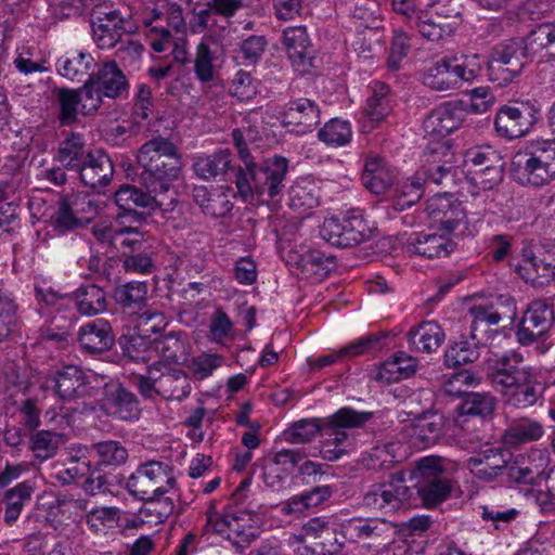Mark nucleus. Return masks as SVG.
Masks as SVG:
<instances>
[{"instance_id":"nucleus-56","label":"nucleus","mask_w":555,"mask_h":555,"mask_svg":"<svg viewBox=\"0 0 555 555\" xmlns=\"http://www.w3.org/2000/svg\"><path fill=\"white\" fill-rule=\"evenodd\" d=\"M352 135L348 121L337 118L330 120L319 131V139L327 145L341 146L347 144Z\"/></svg>"},{"instance_id":"nucleus-43","label":"nucleus","mask_w":555,"mask_h":555,"mask_svg":"<svg viewBox=\"0 0 555 555\" xmlns=\"http://www.w3.org/2000/svg\"><path fill=\"white\" fill-rule=\"evenodd\" d=\"M92 450L99 457L98 465L115 472V468L125 464L128 459L127 449L115 440H106L92 444Z\"/></svg>"},{"instance_id":"nucleus-8","label":"nucleus","mask_w":555,"mask_h":555,"mask_svg":"<svg viewBox=\"0 0 555 555\" xmlns=\"http://www.w3.org/2000/svg\"><path fill=\"white\" fill-rule=\"evenodd\" d=\"M100 408L107 416L124 422L138 421L142 412L137 395L118 382L103 386Z\"/></svg>"},{"instance_id":"nucleus-36","label":"nucleus","mask_w":555,"mask_h":555,"mask_svg":"<svg viewBox=\"0 0 555 555\" xmlns=\"http://www.w3.org/2000/svg\"><path fill=\"white\" fill-rule=\"evenodd\" d=\"M122 477L114 470L95 464L90 467L88 477L82 483V489L89 495L112 492L113 488L121 485Z\"/></svg>"},{"instance_id":"nucleus-53","label":"nucleus","mask_w":555,"mask_h":555,"mask_svg":"<svg viewBox=\"0 0 555 555\" xmlns=\"http://www.w3.org/2000/svg\"><path fill=\"white\" fill-rule=\"evenodd\" d=\"M119 345L124 356L135 362H147L151 359L152 343L145 335H122Z\"/></svg>"},{"instance_id":"nucleus-10","label":"nucleus","mask_w":555,"mask_h":555,"mask_svg":"<svg viewBox=\"0 0 555 555\" xmlns=\"http://www.w3.org/2000/svg\"><path fill=\"white\" fill-rule=\"evenodd\" d=\"M115 202L118 209H137L145 208L149 210L162 209L164 211L171 210L177 202V192L167 194H155L151 191H142L141 189L124 184L115 192Z\"/></svg>"},{"instance_id":"nucleus-27","label":"nucleus","mask_w":555,"mask_h":555,"mask_svg":"<svg viewBox=\"0 0 555 555\" xmlns=\"http://www.w3.org/2000/svg\"><path fill=\"white\" fill-rule=\"evenodd\" d=\"M393 181V172L384 165L382 158L371 157L366 160L362 182L367 190L374 194H384L392 186Z\"/></svg>"},{"instance_id":"nucleus-44","label":"nucleus","mask_w":555,"mask_h":555,"mask_svg":"<svg viewBox=\"0 0 555 555\" xmlns=\"http://www.w3.org/2000/svg\"><path fill=\"white\" fill-rule=\"evenodd\" d=\"M416 27L420 34L430 41H439L444 37L451 36L454 31V24L448 17L440 15H418Z\"/></svg>"},{"instance_id":"nucleus-6","label":"nucleus","mask_w":555,"mask_h":555,"mask_svg":"<svg viewBox=\"0 0 555 555\" xmlns=\"http://www.w3.org/2000/svg\"><path fill=\"white\" fill-rule=\"evenodd\" d=\"M373 229L360 215H350L339 220L336 217L326 218L321 228V237L333 246L350 248L358 246L372 237Z\"/></svg>"},{"instance_id":"nucleus-15","label":"nucleus","mask_w":555,"mask_h":555,"mask_svg":"<svg viewBox=\"0 0 555 555\" xmlns=\"http://www.w3.org/2000/svg\"><path fill=\"white\" fill-rule=\"evenodd\" d=\"M164 152V157L158 160V172L149 175V171H142L140 175L141 183L155 194L170 195L176 192L172 182L179 178L182 160L179 152L173 154Z\"/></svg>"},{"instance_id":"nucleus-61","label":"nucleus","mask_w":555,"mask_h":555,"mask_svg":"<svg viewBox=\"0 0 555 555\" xmlns=\"http://www.w3.org/2000/svg\"><path fill=\"white\" fill-rule=\"evenodd\" d=\"M116 222L120 225L116 230V235L134 233L141 235L140 227L146 222L149 214L140 212L137 209H118Z\"/></svg>"},{"instance_id":"nucleus-45","label":"nucleus","mask_w":555,"mask_h":555,"mask_svg":"<svg viewBox=\"0 0 555 555\" xmlns=\"http://www.w3.org/2000/svg\"><path fill=\"white\" fill-rule=\"evenodd\" d=\"M386 87L380 86V91H374V94L369 98L364 107V124L365 131H370L382 122L390 113V105L388 99L385 96Z\"/></svg>"},{"instance_id":"nucleus-18","label":"nucleus","mask_w":555,"mask_h":555,"mask_svg":"<svg viewBox=\"0 0 555 555\" xmlns=\"http://www.w3.org/2000/svg\"><path fill=\"white\" fill-rule=\"evenodd\" d=\"M372 417L371 412H357L350 408H341L332 416L324 418L323 430L332 440L333 446L341 447L348 435L344 429L362 427Z\"/></svg>"},{"instance_id":"nucleus-42","label":"nucleus","mask_w":555,"mask_h":555,"mask_svg":"<svg viewBox=\"0 0 555 555\" xmlns=\"http://www.w3.org/2000/svg\"><path fill=\"white\" fill-rule=\"evenodd\" d=\"M481 347L470 340V338L462 336L454 341L444 353V363L449 367H456L475 362L479 356Z\"/></svg>"},{"instance_id":"nucleus-37","label":"nucleus","mask_w":555,"mask_h":555,"mask_svg":"<svg viewBox=\"0 0 555 555\" xmlns=\"http://www.w3.org/2000/svg\"><path fill=\"white\" fill-rule=\"evenodd\" d=\"M441 64L447 67V70L455 79L457 86L462 81H472L476 78L480 70V64L478 63V55L475 54L469 56L464 53H456L449 56H444L440 60Z\"/></svg>"},{"instance_id":"nucleus-28","label":"nucleus","mask_w":555,"mask_h":555,"mask_svg":"<svg viewBox=\"0 0 555 555\" xmlns=\"http://www.w3.org/2000/svg\"><path fill=\"white\" fill-rule=\"evenodd\" d=\"M408 339L414 350L433 352L443 343L444 332L438 323L427 321L421 323L417 327L411 328L408 333Z\"/></svg>"},{"instance_id":"nucleus-64","label":"nucleus","mask_w":555,"mask_h":555,"mask_svg":"<svg viewBox=\"0 0 555 555\" xmlns=\"http://www.w3.org/2000/svg\"><path fill=\"white\" fill-rule=\"evenodd\" d=\"M80 99V112L83 115H90L96 112L102 104L103 93L89 78L83 87L77 90Z\"/></svg>"},{"instance_id":"nucleus-51","label":"nucleus","mask_w":555,"mask_h":555,"mask_svg":"<svg viewBox=\"0 0 555 555\" xmlns=\"http://www.w3.org/2000/svg\"><path fill=\"white\" fill-rule=\"evenodd\" d=\"M17 308L14 298L0 289V343L9 340L16 331Z\"/></svg>"},{"instance_id":"nucleus-22","label":"nucleus","mask_w":555,"mask_h":555,"mask_svg":"<svg viewBox=\"0 0 555 555\" xmlns=\"http://www.w3.org/2000/svg\"><path fill=\"white\" fill-rule=\"evenodd\" d=\"M53 388L62 400L70 401L87 392V376L76 365H66L53 376Z\"/></svg>"},{"instance_id":"nucleus-20","label":"nucleus","mask_w":555,"mask_h":555,"mask_svg":"<svg viewBox=\"0 0 555 555\" xmlns=\"http://www.w3.org/2000/svg\"><path fill=\"white\" fill-rule=\"evenodd\" d=\"M320 122V109L309 99H299L288 104L283 113V124L296 133L311 131Z\"/></svg>"},{"instance_id":"nucleus-4","label":"nucleus","mask_w":555,"mask_h":555,"mask_svg":"<svg viewBox=\"0 0 555 555\" xmlns=\"http://www.w3.org/2000/svg\"><path fill=\"white\" fill-rule=\"evenodd\" d=\"M167 466L151 461L138 467L127 482L128 491L144 501L159 500L176 485V479L168 475Z\"/></svg>"},{"instance_id":"nucleus-13","label":"nucleus","mask_w":555,"mask_h":555,"mask_svg":"<svg viewBox=\"0 0 555 555\" xmlns=\"http://www.w3.org/2000/svg\"><path fill=\"white\" fill-rule=\"evenodd\" d=\"M533 124V114L525 104L503 105L494 119L496 133L509 140L525 135Z\"/></svg>"},{"instance_id":"nucleus-31","label":"nucleus","mask_w":555,"mask_h":555,"mask_svg":"<svg viewBox=\"0 0 555 555\" xmlns=\"http://www.w3.org/2000/svg\"><path fill=\"white\" fill-rule=\"evenodd\" d=\"M544 434L543 425L531 418H520L513 422L504 430L503 442L508 447H519L538 441Z\"/></svg>"},{"instance_id":"nucleus-55","label":"nucleus","mask_w":555,"mask_h":555,"mask_svg":"<svg viewBox=\"0 0 555 555\" xmlns=\"http://www.w3.org/2000/svg\"><path fill=\"white\" fill-rule=\"evenodd\" d=\"M63 435L50 430H40L31 436L30 448L38 459L52 457L61 443Z\"/></svg>"},{"instance_id":"nucleus-7","label":"nucleus","mask_w":555,"mask_h":555,"mask_svg":"<svg viewBox=\"0 0 555 555\" xmlns=\"http://www.w3.org/2000/svg\"><path fill=\"white\" fill-rule=\"evenodd\" d=\"M555 321L553 305L546 299L532 300L525 310L516 330V339L522 346L543 338Z\"/></svg>"},{"instance_id":"nucleus-5","label":"nucleus","mask_w":555,"mask_h":555,"mask_svg":"<svg viewBox=\"0 0 555 555\" xmlns=\"http://www.w3.org/2000/svg\"><path fill=\"white\" fill-rule=\"evenodd\" d=\"M530 55L524 39H512L499 46L488 62L490 79L499 86L511 82L521 73Z\"/></svg>"},{"instance_id":"nucleus-11","label":"nucleus","mask_w":555,"mask_h":555,"mask_svg":"<svg viewBox=\"0 0 555 555\" xmlns=\"http://www.w3.org/2000/svg\"><path fill=\"white\" fill-rule=\"evenodd\" d=\"M426 212L434 225L447 233L454 232L465 223V211L451 195L437 194L427 201Z\"/></svg>"},{"instance_id":"nucleus-50","label":"nucleus","mask_w":555,"mask_h":555,"mask_svg":"<svg viewBox=\"0 0 555 555\" xmlns=\"http://www.w3.org/2000/svg\"><path fill=\"white\" fill-rule=\"evenodd\" d=\"M231 159L228 151H220L209 156L199 157L194 163V170L198 177L208 180L229 169Z\"/></svg>"},{"instance_id":"nucleus-24","label":"nucleus","mask_w":555,"mask_h":555,"mask_svg":"<svg viewBox=\"0 0 555 555\" xmlns=\"http://www.w3.org/2000/svg\"><path fill=\"white\" fill-rule=\"evenodd\" d=\"M156 353L166 363H184L191 353V344L183 332L172 331L154 340Z\"/></svg>"},{"instance_id":"nucleus-62","label":"nucleus","mask_w":555,"mask_h":555,"mask_svg":"<svg viewBox=\"0 0 555 555\" xmlns=\"http://www.w3.org/2000/svg\"><path fill=\"white\" fill-rule=\"evenodd\" d=\"M242 520H244L243 515L231 513L229 540H232L233 544L241 548L250 544L258 535L257 530L253 526H242Z\"/></svg>"},{"instance_id":"nucleus-39","label":"nucleus","mask_w":555,"mask_h":555,"mask_svg":"<svg viewBox=\"0 0 555 555\" xmlns=\"http://www.w3.org/2000/svg\"><path fill=\"white\" fill-rule=\"evenodd\" d=\"M74 297L78 311L86 315L101 313L107 308L105 292L94 284L77 288Z\"/></svg>"},{"instance_id":"nucleus-47","label":"nucleus","mask_w":555,"mask_h":555,"mask_svg":"<svg viewBox=\"0 0 555 555\" xmlns=\"http://www.w3.org/2000/svg\"><path fill=\"white\" fill-rule=\"evenodd\" d=\"M540 464H526L525 457H517L514 462L507 461L505 470L509 481L520 485H534L543 473L544 460Z\"/></svg>"},{"instance_id":"nucleus-30","label":"nucleus","mask_w":555,"mask_h":555,"mask_svg":"<svg viewBox=\"0 0 555 555\" xmlns=\"http://www.w3.org/2000/svg\"><path fill=\"white\" fill-rule=\"evenodd\" d=\"M288 57L297 65H311L310 40L305 27H289L283 33Z\"/></svg>"},{"instance_id":"nucleus-19","label":"nucleus","mask_w":555,"mask_h":555,"mask_svg":"<svg viewBox=\"0 0 555 555\" xmlns=\"http://www.w3.org/2000/svg\"><path fill=\"white\" fill-rule=\"evenodd\" d=\"M522 261L520 269L525 271L524 278L527 283L542 288L553 282L555 257L552 254L542 250L539 253L525 250Z\"/></svg>"},{"instance_id":"nucleus-34","label":"nucleus","mask_w":555,"mask_h":555,"mask_svg":"<svg viewBox=\"0 0 555 555\" xmlns=\"http://www.w3.org/2000/svg\"><path fill=\"white\" fill-rule=\"evenodd\" d=\"M88 154L80 134L70 133L60 142L55 159L68 170H75L83 163Z\"/></svg>"},{"instance_id":"nucleus-12","label":"nucleus","mask_w":555,"mask_h":555,"mask_svg":"<svg viewBox=\"0 0 555 555\" xmlns=\"http://www.w3.org/2000/svg\"><path fill=\"white\" fill-rule=\"evenodd\" d=\"M514 358L515 364L512 363L509 357L503 356L488 373V378L492 386L500 391L504 398L508 392L511 393L531 377L530 372L519 365L522 358L516 353Z\"/></svg>"},{"instance_id":"nucleus-32","label":"nucleus","mask_w":555,"mask_h":555,"mask_svg":"<svg viewBox=\"0 0 555 555\" xmlns=\"http://www.w3.org/2000/svg\"><path fill=\"white\" fill-rule=\"evenodd\" d=\"M455 244L440 234H424L408 244V251L426 258L447 257Z\"/></svg>"},{"instance_id":"nucleus-26","label":"nucleus","mask_w":555,"mask_h":555,"mask_svg":"<svg viewBox=\"0 0 555 555\" xmlns=\"http://www.w3.org/2000/svg\"><path fill=\"white\" fill-rule=\"evenodd\" d=\"M163 150L171 154L178 152V147L169 139L162 135L149 140L139 149L137 160L142 167V171H149V175L158 172V160L164 157Z\"/></svg>"},{"instance_id":"nucleus-16","label":"nucleus","mask_w":555,"mask_h":555,"mask_svg":"<svg viewBox=\"0 0 555 555\" xmlns=\"http://www.w3.org/2000/svg\"><path fill=\"white\" fill-rule=\"evenodd\" d=\"M515 159V176L521 184L542 186L555 179L532 146L530 151L518 154Z\"/></svg>"},{"instance_id":"nucleus-41","label":"nucleus","mask_w":555,"mask_h":555,"mask_svg":"<svg viewBox=\"0 0 555 555\" xmlns=\"http://www.w3.org/2000/svg\"><path fill=\"white\" fill-rule=\"evenodd\" d=\"M319 205L315 184L308 179L297 180L289 190V207L298 212H306Z\"/></svg>"},{"instance_id":"nucleus-60","label":"nucleus","mask_w":555,"mask_h":555,"mask_svg":"<svg viewBox=\"0 0 555 555\" xmlns=\"http://www.w3.org/2000/svg\"><path fill=\"white\" fill-rule=\"evenodd\" d=\"M90 54L80 52L72 57H61L57 60L59 73L69 79H74L79 74H87L92 63Z\"/></svg>"},{"instance_id":"nucleus-59","label":"nucleus","mask_w":555,"mask_h":555,"mask_svg":"<svg viewBox=\"0 0 555 555\" xmlns=\"http://www.w3.org/2000/svg\"><path fill=\"white\" fill-rule=\"evenodd\" d=\"M56 98L60 104V120L62 125H70L76 121L78 107L80 106L77 90L57 89Z\"/></svg>"},{"instance_id":"nucleus-49","label":"nucleus","mask_w":555,"mask_h":555,"mask_svg":"<svg viewBox=\"0 0 555 555\" xmlns=\"http://www.w3.org/2000/svg\"><path fill=\"white\" fill-rule=\"evenodd\" d=\"M324 428V418H305L292 424L284 433L291 443H308Z\"/></svg>"},{"instance_id":"nucleus-38","label":"nucleus","mask_w":555,"mask_h":555,"mask_svg":"<svg viewBox=\"0 0 555 555\" xmlns=\"http://www.w3.org/2000/svg\"><path fill=\"white\" fill-rule=\"evenodd\" d=\"M35 492L34 485L30 481H23L9 489L3 496L5 505L4 521L12 525L17 520L24 505L31 500Z\"/></svg>"},{"instance_id":"nucleus-48","label":"nucleus","mask_w":555,"mask_h":555,"mask_svg":"<svg viewBox=\"0 0 555 555\" xmlns=\"http://www.w3.org/2000/svg\"><path fill=\"white\" fill-rule=\"evenodd\" d=\"M333 494L331 486H318L299 495L293 496L286 504L288 513H302L305 509L315 507L327 501Z\"/></svg>"},{"instance_id":"nucleus-58","label":"nucleus","mask_w":555,"mask_h":555,"mask_svg":"<svg viewBox=\"0 0 555 555\" xmlns=\"http://www.w3.org/2000/svg\"><path fill=\"white\" fill-rule=\"evenodd\" d=\"M423 82L436 91H450L459 88L455 79L447 70V67L438 61L424 74Z\"/></svg>"},{"instance_id":"nucleus-17","label":"nucleus","mask_w":555,"mask_h":555,"mask_svg":"<svg viewBox=\"0 0 555 555\" xmlns=\"http://www.w3.org/2000/svg\"><path fill=\"white\" fill-rule=\"evenodd\" d=\"M77 339L83 351L98 354L108 351L113 347L115 335L107 320L96 319L87 322L79 328Z\"/></svg>"},{"instance_id":"nucleus-3","label":"nucleus","mask_w":555,"mask_h":555,"mask_svg":"<svg viewBox=\"0 0 555 555\" xmlns=\"http://www.w3.org/2000/svg\"><path fill=\"white\" fill-rule=\"evenodd\" d=\"M339 535L327 518L315 517L304 524L293 539L301 544L298 548L300 555H334L344 544Z\"/></svg>"},{"instance_id":"nucleus-1","label":"nucleus","mask_w":555,"mask_h":555,"mask_svg":"<svg viewBox=\"0 0 555 555\" xmlns=\"http://www.w3.org/2000/svg\"><path fill=\"white\" fill-rule=\"evenodd\" d=\"M232 139L243 159L245 168L236 172V188L243 197L253 195H267L273 198L284 189V180L288 170V160L282 156H274L256 165L246 147L244 134L240 129L232 131Z\"/></svg>"},{"instance_id":"nucleus-46","label":"nucleus","mask_w":555,"mask_h":555,"mask_svg":"<svg viewBox=\"0 0 555 555\" xmlns=\"http://www.w3.org/2000/svg\"><path fill=\"white\" fill-rule=\"evenodd\" d=\"M541 393V386L531 376L524 385L508 392L504 403L508 409L526 410L539 401Z\"/></svg>"},{"instance_id":"nucleus-25","label":"nucleus","mask_w":555,"mask_h":555,"mask_svg":"<svg viewBox=\"0 0 555 555\" xmlns=\"http://www.w3.org/2000/svg\"><path fill=\"white\" fill-rule=\"evenodd\" d=\"M115 302L130 314L141 311L147 299V284L145 282L131 281L115 287L113 293Z\"/></svg>"},{"instance_id":"nucleus-52","label":"nucleus","mask_w":555,"mask_h":555,"mask_svg":"<svg viewBox=\"0 0 555 555\" xmlns=\"http://www.w3.org/2000/svg\"><path fill=\"white\" fill-rule=\"evenodd\" d=\"M524 41L531 55L542 50H548L550 55H555V26L541 24L531 30Z\"/></svg>"},{"instance_id":"nucleus-21","label":"nucleus","mask_w":555,"mask_h":555,"mask_svg":"<svg viewBox=\"0 0 555 555\" xmlns=\"http://www.w3.org/2000/svg\"><path fill=\"white\" fill-rule=\"evenodd\" d=\"M463 121V111L451 104L433 109L424 119L423 128L434 139L442 138L457 129Z\"/></svg>"},{"instance_id":"nucleus-29","label":"nucleus","mask_w":555,"mask_h":555,"mask_svg":"<svg viewBox=\"0 0 555 555\" xmlns=\"http://www.w3.org/2000/svg\"><path fill=\"white\" fill-rule=\"evenodd\" d=\"M191 389V379L182 370L170 369L157 380V395L166 400L181 401L190 395Z\"/></svg>"},{"instance_id":"nucleus-9","label":"nucleus","mask_w":555,"mask_h":555,"mask_svg":"<svg viewBox=\"0 0 555 555\" xmlns=\"http://www.w3.org/2000/svg\"><path fill=\"white\" fill-rule=\"evenodd\" d=\"M93 39L101 49L114 48L124 34H129V21L118 10L98 4L91 11Z\"/></svg>"},{"instance_id":"nucleus-40","label":"nucleus","mask_w":555,"mask_h":555,"mask_svg":"<svg viewBox=\"0 0 555 555\" xmlns=\"http://www.w3.org/2000/svg\"><path fill=\"white\" fill-rule=\"evenodd\" d=\"M496 408V399L488 392H468L456 411L460 415L491 417Z\"/></svg>"},{"instance_id":"nucleus-57","label":"nucleus","mask_w":555,"mask_h":555,"mask_svg":"<svg viewBox=\"0 0 555 555\" xmlns=\"http://www.w3.org/2000/svg\"><path fill=\"white\" fill-rule=\"evenodd\" d=\"M392 490L385 485H375L363 496V504L373 511L390 513L397 511V502L392 499Z\"/></svg>"},{"instance_id":"nucleus-33","label":"nucleus","mask_w":555,"mask_h":555,"mask_svg":"<svg viewBox=\"0 0 555 555\" xmlns=\"http://www.w3.org/2000/svg\"><path fill=\"white\" fill-rule=\"evenodd\" d=\"M504 454L502 449H489L480 456L470 459L473 473L480 480L492 481L506 467Z\"/></svg>"},{"instance_id":"nucleus-54","label":"nucleus","mask_w":555,"mask_h":555,"mask_svg":"<svg viewBox=\"0 0 555 555\" xmlns=\"http://www.w3.org/2000/svg\"><path fill=\"white\" fill-rule=\"evenodd\" d=\"M299 264L308 274L324 276L335 268V257L332 255L326 256L320 250L312 249L301 255Z\"/></svg>"},{"instance_id":"nucleus-14","label":"nucleus","mask_w":555,"mask_h":555,"mask_svg":"<svg viewBox=\"0 0 555 555\" xmlns=\"http://www.w3.org/2000/svg\"><path fill=\"white\" fill-rule=\"evenodd\" d=\"M77 171L83 185L99 190L112 182L114 166L111 157L103 150H89Z\"/></svg>"},{"instance_id":"nucleus-63","label":"nucleus","mask_w":555,"mask_h":555,"mask_svg":"<svg viewBox=\"0 0 555 555\" xmlns=\"http://www.w3.org/2000/svg\"><path fill=\"white\" fill-rule=\"evenodd\" d=\"M52 218L55 227L62 231L74 230L82 225L80 217L74 212V209L69 206L64 195L59 199L57 210Z\"/></svg>"},{"instance_id":"nucleus-35","label":"nucleus","mask_w":555,"mask_h":555,"mask_svg":"<svg viewBox=\"0 0 555 555\" xmlns=\"http://www.w3.org/2000/svg\"><path fill=\"white\" fill-rule=\"evenodd\" d=\"M504 163L498 152L490 153L477 168L468 169L473 182L482 190H490L503 178Z\"/></svg>"},{"instance_id":"nucleus-23","label":"nucleus","mask_w":555,"mask_h":555,"mask_svg":"<svg viewBox=\"0 0 555 555\" xmlns=\"http://www.w3.org/2000/svg\"><path fill=\"white\" fill-rule=\"evenodd\" d=\"M89 78L100 92L109 99L120 98L128 90L127 78L115 61L104 63L98 73L90 75Z\"/></svg>"},{"instance_id":"nucleus-2","label":"nucleus","mask_w":555,"mask_h":555,"mask_svg":"<svg viewBox=\"0 0 555 555\" xmlns=\"http://www.w3.org/2000/svg\"><path fill=\"white\" fill-rule=\"evenodd\" d=\"M420 479L414 486L417 498L425 507H436L451 494L453 481L441 466V460L428 456L417 462Z\"/></svg>"}]
</instances>
